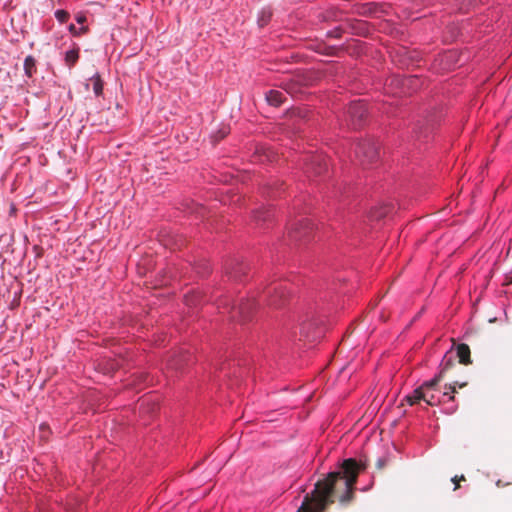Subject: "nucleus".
Segmentation results:
<instances>
[{"label":"nucleus","mask_w":512,"mask_h":512,"mask_svg":"<svg viewBox=\"0 0 512 512\" xmlns=\"http://www.w3.org/2000/svg\"><path fill=\"white\" fill-rule=\"evenodd\" d=\"M79 58L78 50H69L66 52L65 61L68 66H73Z\"/></svg>","instance_id":"nucleus-17"},{"label":"nucleus","mask_w":512,"mask_h":512,"mask_svg":"<svg viewBox=\"0 0 512 512\" xmlns=\"http://www.w3.org/2000/svg\"><path fill=\"white\" fill-rule=\"evenodd\" d=\"M377 465H378L379 468H382L383 467V461L382 460H378Z\"/></svg>","instance_id":"nucleus-29"},{"label":"nucleus","mask_w":512,"mask_h":512,"mask_svg":"<svg viewBox=\"0 0 512 512\" xmlns=\"http://www.w3.org/2000/svg\"><path fill=\"white\" fill-rule=\"evenodd\" d=\"M423 392H424V389H423V384H422L420 387L415 389L412 394H410L406 397L407 402L410 405H414V404L420 402L421 400L424 401L425 394Z\"/></svg>","instance_id":"nucleus-14"},{"label":"nucleus","mask_w":512,"mask_h":512,"mask_svg":"<svg viewBox=\"0 0 512 512\" xmlns=\"http://www.w3.org/2000/svg\"><path fill=\"white\" fill-rule=\"evenodd\" d=\"M311 169L315 174H322L328 170V159L323 155H314L310 160Z\"/></svg>","instance_id":"nucleus-9"},{"label":"nucleus","mask_w":512,"mask_h":512,"mask_svg":"<svg viewBox=\"0 0 512 512\" xmlns=\"http://www.w3.org/2000/svg\"><path fill=\"white\" fill-rule=\"evenodd\" d=\"M439 383L440 381L436 378H433L423 383V393L425 394L424 401L430 406L446 403L447 397H440L436 395L437 386Z\"/></svg>","instance_id":"nucleus-5"},{"label":"nucleus","mask_w":512,"mask_h":512,"mask_svg":"<svg viewBox=\"0 0 512 512\" xmlns=\"http://www.w3.org/2000/svg\"><path fill=\"white\" fill-rule=\"evenodd\" d=\"M391 211L390 205H383L372 211L371 217L376 220L384 218Z\"/></svg>","instance_id":"nucleus-16"},{"label":"nucleus","mask_w":512,"mask_h":512,"mask_svg":"<svg viewBox=\"0 0 512 512\" xmlns=\"http://www.w3.org/2000/svg\"><path fill=\"white\" fill-rule=\"evenodd\" d=\"M88 30L87 26H82L79 30H77L76 26L74 24H70L69 31L73 33L74 35H80L82 33H86Z\"/></svg>","instance_id":"nucleus-23"},{"label":"nucleus","mask_w":512,"mask_h":512,"mask_svg":"<svg viewBox=\"0 0 512 512\" xmlns=\"http://www.w3.org/2000/svg\"><path fill=\"white\" fill-rule=\"evenodd\" d=\"M76 20L79 24H83L86 21V17L82 14L77 15Z\"/></svg>","instance_id":"nucleus-27"},{"label":"nucleus","mask_w":512,"mask_h":512,"mask_svg":"<svg viewBox=\"0 0 512 512\" xmlns=\"http://www.w3.org/2000/svg\"><path fill=\"white\" fill-rule=\"evenodd\" d=\"M455 363H454V359L452 356H447L445 355L444 358H443V361L440 365V370H439V373L437 375H435L434 378L438 379L439 381H441L445 375L447 374V372L452 368L454 367Z\"/></svg>","instance_id":"nucleus-12"},{"label":"nucleus","mask_w":512,"mask_h":512,"mask_svg":"<svg viewBox=\"0 0 512 512\" xmlns=\"http://www.w3.org/2000/svg\"><path fill=\"white\" fill-rule=\"evenodd\" d=\"M255 307L253 299H242L238 304L233 305L230 311L231 318L239 322L249 321L252 318Z\"/></svg>","instance_id":"nucleus-3"},{"label":"nucleus","mask_w":512,"mask_h":512,"mask_svg":"<svg viewBox=\"0 0 512 512\" xmlns=\"http://www.w3.org/2000/svg\"><path fill=\"white\" fill-rule=\"evenodd\" d=\"M314 229L313 223L309 219L300 220L294 228L290 231V237L295 240L308 238Z\"/></svg>","instance_id":"nucleus-7"},{"label":"nucleus","mask_w":512,"mask_h":512,"mask_svg":"<svg viewBox=\"0 0 512 512\" xmlns=\"http://www.w3.org/2000/svg\"><path fill=\"white\" fill-rule=\"evenodd\" d=\"M465 480H466V478L464 475L454 476L452 478V482L455 484L454 490H457L460 487V485H459L460 481H465Z\"/></svg>","instance_id":"nucleus-25"},{"label":"nucleus","mask_w":512,"mask_h":512,"mask_svg":"<svg viewBox=\"0 0 512 512\" xmlns=\"http://www.w3.org/2000/svg\"><path fill=\"white\" fill-rule=\"evenodd\" d=\"M347 113L350 117V120L354 128L360 127L363 124L367 115V108L365 102L363 100L351 102V104L348 107Z\"/></svg>","instance_id":"nucleus-4"},{"label":"nucleus","mask_w":512,"mask_h":512,"mask_svg":"<svg viewBox=\"0 0 512 512\" xmlns=\"http://www.w3.org/2000/svg\"><path fill=\"white\" fill-rule=\"evenodd\" d=\"M507 484H508V483H504V481H502V480H498V481L496 482V485H497L498 487H503V486H505V485H507Z\"/></svg>","instance_id":"nucleus-28"},{"label":"nucleus","mask_w":512,"mask_h":512,"mask_svg":"<svg viewBox=\"0 0 512 512\" xmlns=\"http://www.w3.org/2000/svg\"><path fill=\"white\" fill-rule=\"evenodd\" d=\"M186 360H187L186 355H180L177 358L170 360L169 367L171 369H178L181 367L182 363L185 362Z\"/></svg>","instance_id":"nucleus-19"},{"label":"nucleus","mask_w":512,"mask_h":512,"mask_svg":"<svg viewBox=\"0 0 512 512\" xmlns=\"http://www.w3.org/2000/svg\"><path fill=\"white\" fill-rule=\"evenodd\" d=\"M282 87L286 90L287 93L293 94L294 92H296L294 85L291 83H283Z\"/></svg>","instance_id":"nucleus-26"},{"label":"nucleus","mask_w":512,"mask_h":512,"mask_svg":"<svg viewBox=\"0 0 512 512\" xmlns=\"http://www.w3.org/2000/svg\"><path fill=\"white\" fill-rule=\"evenodd\" d=\"M229 133V129L227 127H222L217 133L211 136L213 143H217L221 139H223Z\"/></svg>","instance_id":"nucleus-21"},{"label":"nucleus","mask_w":512,"mask_h":512,"mask_svg":"<svg viewBox=\"0 0 512 512\" xmlns=\"http://www.w3.org/2000/svg\"><path fill=\"white\" fill-rule=\"evenodd\" d=\"M225 273L230 278L239 279L245 273L246 266L237 260H230L225 264Z\"/></svg>","instance_id":"nucleus-8"},{"label":"nucleus","mask_w":512,"mask_h":512,"mask_svg":"<svg viewBox=\"0 0 512 512\" xmlns=\"http://www.w3.org/2000/svg\"><path fill=\"white\" fill-rule=\"evenodd\" d=\"M271 217V213L269 210H266V209H261V210H258L254 213V219L258 222V221H267L269 220Z\"/></svg>","instance_id":"nucleus-18"},{"label":"nucleus","mask_w":512,"mask_h":512,"mask_svg":"<svg viewBox=\"0 0 512 512\" xmlns=\"http://www.w3.org/2000/svg\"><path fill=\"white\" fill-rule=\"evenodd\" d=\"M457 357L459 358V363L468 365L471 364V358H470V348L467 344L461 343L457 346Z\"/></svg>","instance_id":"nucleus-11"},{"label":"nucleus","mask_w":512,"mask_h":512,"mask_svg":"<svg viewBox=\"0 0 512 512\" xmlns=\"http://www.w3.org/2000/svg\"><path fill=\"white\" fill-rule=\"evenodd\" d=\"M364 469L365 465L353 458L344 460L340 471L330 472L316 482L313 491L306 494L297 512H324L334 503L335 498L341 505L349 504L354 498L358 475Z\"/></svg>","instance_id":"nucleus-1"},{"label":"nucleus","mask_w":512,"mask_h":512,"mask_svg":"<svg viewBox=\"0 0 512 512\" xmlns=\"http://www.w3.org/2000/svg\"><path fill=\"white\" fill-rule=\"evenodd\" d=\"M69 13L65 10H57L55 17L60 23H65L69 19Z\"/></svg>","instance_id":"nucleus-22"},{"label":"nucleus","mask_w":512,"mask_h":512,"mask_svg":"<svg viewBox=\"0 0 512 512\" xmlns=\"http://www.w3.org/2000/svg\"><path fill=\"white\" fill-rule=\"evenodd\" d=\"M270 17H271V13L270 12H263L262 13V16L259 20V23L261 26H264L265 24H267V22L270 20Z\"/></svg>","instance_id":"nucleus-24"},{"label":"nucleus","mask_w":512,"mask_h":512,"mask_svg":"<svg viewBox=\"0 0 512 512\" xmlns=\"http://www.w3.org/2000/svg\"><path fill=\"white\" fill-rule=\"evenodd\" d=\"M456 408H457L456 406H455V407H453V408L450 410V412H449V413H453V412L456 410Z\"/></svg>","instance_id":"nucleus-30"},{"label":"nucleus","mask_w":512,"mask_h":512,"mask_svg":"<svg viewBox=\"0 0 512 512\" xmlns=\"http://www.w3.org/2000/svg\"><path fill=\"white\" fill-rule=\"evenodd\" d=\"M93 91L96 96H100L103 92V83L99 76L93 78Z\"/></svg>","instance_id":"nucleus-20"},{"label":"nucleus","mask_w":512,"mask_h":512,"mask_svg":"<svg viewBox=\"0 0 512 512\" xmlns=\"http://www.w3.org/2000/svg\"><path fill=\"white\" fill-rule=\"evenodd\" d=\"M467 386V382H458L455 381L451 384L445 385V391L443 392V397H447L448 401L454 400V394L456 393V387L464 388Z\"/></svg>","instance_id":"nucleus-13"},{"label":"nucleus","mask_w":512,"mask_h":512,"mask_svg":"<svg viewBox=\"0 0 512 512\" xmlns=\"http://www.w3.org/2000/svg\"><path fill=\"white\" fill-rule=\"evenodd\" d=\"M25 75L31 78L36 72V60L33 56L29 55L24 60Z\"/></svg>","instance_id":"nucleus-15"},{"label":"nucleus","mask_w":512,"mask_h":512,"mask_svg":"<svg viewBox=\"0 0 512 512\" xmlns=\"http://www.w3.org/2000/svg\"><path fill=\"white\" fill-rule=\"evenodd\" d=\"M265 97L268 104L275 107L280 106L286 99L284 93L278 90H269Z\"/></svg>","instance_id":"nucleus-10"},{"label":"nucleus","mask_w":512,"mask_h":512,"mask_svg":"<svg viewBox=\"0 0 512 512\" xmlns=\"http://www.w3.org/2000/svg\"><path fill=\"white\" fill-rule=\"evenodd\" d=\"M354 153L359 164L367 168L378 161L380 156L379 145L374 139H364L356 144Z\"/></svg>","instance_id":"nucleus-2"},{"label":"nucleus","mask_w":512,"mask_h":512,"mask_svg":"<svg viewBox=\"0 0 512 512\" xmlns=\"http://www.w3.org/2000/svg\"><path fill=\"white\" fill-rule=\"evenodd\" d=\"M268 299V304L274 307H279L287 298L286 287L281 283L269 286L265 291Z\"/></svg>","instance_id":"nucleus-6"}]
</instances>
